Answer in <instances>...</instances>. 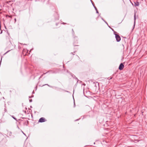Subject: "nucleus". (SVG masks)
I'll return each mask as SVG.
<instances>
[{
  "label": "nucleus",
  "mask_w": 147,
  "mask_h": 147,
  "mask_svg": "<svg viewBox=\"0 0 147 147\" xmlns=\"http://www.w3.org/2000/svg\"><path fill=\"white\" fill-rule=\"evenodd\" d=\"M124 67V65L123 64V63H121L119 66V69L120 70H122L123 69Z\"/></svg>",
  "instance_id": "obj_3"
},
{
  "label": "nucleus",
  "mask_w": 147,
  "mask_h": 147,
  "mask_svg": "<svg viewBox=\"0 0 147 147\" xmlns=\"http://www.w3.org/2000/svg\"><path fill=\"white\" fill-rule=\"evenodd\" d=\"M74 107H75V102H74Z\"/></svg>",
  "instance_id": "obj_11"
},
{
  "label": "nucleus",
  "mask_w": 147,
  "mask_h": 147,
  "mask_svg": "<svg viewBox=\"0 0 147 147\" xmlns=\"http://www.w3.org/2000/svg\"><path fill=\"white\" fill-rule=\"evenodd\" d=\"M15 22L16 21V18L15 19Z\"/></svg>",
  "instance_id": "obj_12"
},
{
  "label": "nucleus",
  "mask_w": 147,
  "mask_h": 147,
  "mask_svg": "<svg viewBox=\"0 0 147 147\" xmlns=\"http://www.w3.org/2000/svg\"><path fill=\"white\" fill-rule=\"evenodd\" d=\"M105 22L106 23H107V22Z\"/></svg>",
  "instance_id": "obj_15"
},
{
  "label": "nucleus",
  "mask_w": 147,
  "mask_h": 147,
  "mask_svg": "<svg viewBox=\"0 0 147 147\" xmlns=\"http://www.w3.org/2000/svg\"><path fill=\"white\" fill-rule=\"evenodd\" d=\"M94 8H95V9H96V10H97L96 8V7H95L94 6Z\"/></svg>",
  "instance_id": "obj_7"
},
{
  "label": "nucleus",
  "mask_w": 147,
  "mask_h": 147,
  "mask_svg": "<svg viewBox=\"0 0 147 147\" xmlns=\"http://www.w3.org/2000/svg\"><path fill=\"white\" fill-rule=\"evenodd\" d=\"M12 50V49H11V50H9V51H7V52L5 53H8V52H9V51H10V50Z\"/></svg>",
  "instance_id": "obj_6"
},
{
  "label": "nucleus",
  "mask_w": 147,
  "mask_h": 147,
  "mask_svg": "<svg viewBox=\"0 0 147 147\" xmlns=\"http://www.w3.org/2000/svg\"><path fill=\"white\" fill-rule=\"evenodd\" d=\"M45 85H47L48 86H50L48 84H45Z\"/></svg>",
  "instance_id": "obj_9"
},
{
  "label": "nucleus",
  "mask_w": 147,
  "mask_h": 147,
  "mask_svg": "<svg viewBox=\"0 0 147 147\" xmlns=\"http://www.w3.org/2000/svg\"><path fill=\"white\" fill-rule=\"evenodd\" d=\"M134 26H135V22H136V17H135V15H134Z\"/></svg>",
  "instance_id": "obj_5"
},
{
  "label": "nucleus",
  "mask_w": 147,
  "mask_h": 147,
  "mask_svg": "<svg viewBox=\"0 0 147 147\" xmlns=\"http://www.w3.org/2000/svg\"><path fill=\"white\" fill-rule=\"evenodd\" d=\"M96 12L97 13H98V10H96Z\"/></svg>",
  "instance_id": "obj_10"
},
{
  "label": "nucleus",
  "mask_w": 147,
  "mask_h": 147,
  "mask_svg": "<svg viewBox=\"0 0 147 147\" xmlns=\"http://www.w3.org/2000/svg\"><path fill=\"white\" fill-rule=\"evenodd\" d=\"M29 101H30V102H31L32 101V99H30V100H29Z\"/></svg>",
  "instance_id": "obj_8"
},
{
  "label": "nucleus",
  "mask_w": 147,
  "mask_h": 147,
  "mask_svg": "<svg viewBox=\"0 0 147 147\" xmlns=\"http://www.w3.org/2000/svg\"><path fill=\"white\" fill-rule=\"evenodd\" d=\"M46 119L44 117H41L40 119L38 121L39 122H43L46 121Z\"/></svg>",
  "instance_id": "obj_2"
},
{
  "label": "nucleus",
  "mask_w": 147,
  "mask_h": 147,
  "mask_svg": "<svg viewBox=\"0 0 147 147\" xmlns=\"http://www.w3.org/2000/svg\"><path fill=\"white\" fill-rule=\"evenodd\" d=\"M71 53V54H73V55H74V54H73V53Z\"/></svg>",
  "instance_id": "obj_14"
},
{
  "label": "nucleus",
  "mask_w": 147,
  "mask_h": 147,
  "mask_svg": "<svg viewBox=\"0 0 147 147\" xmlns=\"http://www.w3.org/2000/svg\"><path fill=\"white\" fill-rule=\"evenodd\" d=\"M13 118L14 119H15V120H16V118H14V117H13Z\"/></svg>",
  "instance_id": "obj_13"
},
{
  "label": "nucleus",
  "mask_w": 147,
  "mask_h": 147,
  "mask_svg": "<svg viewBox=\"0 0 147 147\" xmlns=\"http://www.w3.org/2000/svg\"><path fill=\"white\" fill-rule=\"evenodd\" d=\"M115 36L117 41V42H119L121 40L120 36L117 34H115Z\"/></svg>",
  "instance_id": "obj_1"
},
{
  "label": "nucleus",
  "mask_w": 147,
  "mask_h": 147,
  "mask_svg": "<svg viewBox=\"0 0 147 147\" xmlns=\"http://www.w3.org/2000/svg\"><path fill=\"white\" fill-rule=\"evenodd\" d=\"M134 3L135 6H138L139 5V3L137 1L134 2Z\"/></svg>",
  "instance_id": "obj_4"
}]
</instances>
